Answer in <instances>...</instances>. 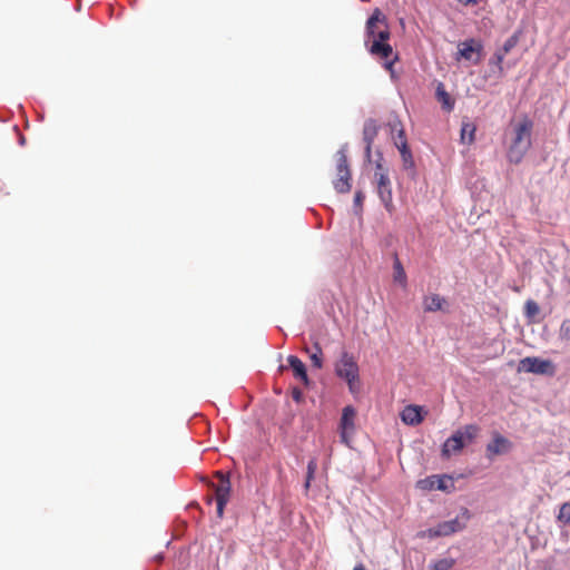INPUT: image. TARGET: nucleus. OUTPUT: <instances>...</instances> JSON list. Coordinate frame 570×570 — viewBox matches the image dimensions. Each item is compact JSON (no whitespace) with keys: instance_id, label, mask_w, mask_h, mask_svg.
Instances as JSON below:
<instances>
[{"instance_id":"22","label":"nucleus","mask_w":570,"mask_h":570,"mask_svg":"<svg viewBox=\"0 0 570 570\" xmlns=\"http://www.w3.org/2000/svg\"><path fill=\"white\" fill-rule=\"evenodd\" d=\"M475 126L473 124H463L461 128V140L466 144L474 141Z\"/></svg>"},{"instance_id":"32","label":"nucleus","mask_w":570,"mask_h":570,"mask_svg":"<svg viewBox=\"0 0 570 570\" xmlns=\"http://www.w3.org/2000/svg\"><path fill=\"white\" fill-rule=\"evenodd\" d=\"M505 55L501 51H497L493 56V63H495L500 71H502V62L504 60Z\"/></svg>"},{"instance_id":"10","label":"nucleus","mask_w":570,"mask_h":570,"mask_svg":"<svg viewBox=\"0 0 570 570\" xmlns=\"http://www.w3.org/2000/svg\"><path fill=\"white\" fill-rule=\"evenodd\" d=\"M458 49L459 58L472 61L474 65H478L480 62V55L483 50L481 41L471 38L460 42Z\"/></svg>"},{"instance_id":"36","label":"nucleus","mask_w":570,"mask_h":570,"mask_svg":"<svg viewBox=\"0 0 570 570\" xmlns=\"http://www.w3.org/2000/svg\"><path fill=\"white\" fill-rule=\"evenodd\" d=\"M363 199H364V195H363V193H362V191H356V193H355V196H354V203H355V205L361 206V205H362V203H363Z\"/></svg>"},{"instance_id":"2","label":"nucleus","mask_w":570,"mask_h":570,"mask_svg":"<svg viewBox=\"0 0 570 570\" xmlns=\"http://www.w3.org/2000/svg\"><path fill=\"white\" fill-rule=\"evenodd\" d=\"M533 126V120L527 115L510 121L507 131L509 136L507 158L511 164H520L531 148Z\"/></svg>"},{"instance_id":"31","label":"nucleus","mask_w":570,"mask_h":570,"mask_svg":"<svg viewBox=\"0 0 570 570\" xmlns=\"http://www.w3.org/2000/svg\"><path fill=\"white\" fill-rule=\"evenodd\" d=\"M379 174L389 175V169L382 163L381 154L379 155V159L376 160V164H375L374 178H379Z\"/></svg>"},{"instance_id":"26","label":"nucleus","mask_w":570,"mask_h":570,"mask_svg":"<svg viewBox=\"0 0 570 570\" xmlns=\"http://www.w3.org/2000/svg\"><path fill=\"white\" fill-rule=\"evenodd\" d=\"M454 566V560L451 558H444L435 561L430 570H450Z\"/></svg>"},{"instance_id":"38","label":"nucleus","mask_w":570,"mask_h":570,"mask_svg":"<svg viewBox=\"0 0 570 570\" xmlns=\"http://www.w3.org/2000/svg\"><path fill=\"white\" fill-rule=\"evenodd\" d=\"M460 3H463V4H476L478 3V0H458Z\"/></svg>"},{"instance_id":"13","label":"nucleus","mask_w":570,"mask_h":570,"mask_svg":"<svg viewBox=\"0 0 570 570\" xmlns=\"http://www.w3.org/2000/svg\"><path fill=\"white\" fill-rule=\"evenodd\" d=\"M288 366L293 371V375L296 380H299L304 385L309 384V379L307 375L305 364L295 355H289L287 357Z\"/></svg>"},{"instance_id":"8","label":"nucleus","mask_w":570,"mask_h":570,"mask_svg":"<svg viewBox=\"0 0 570 570\" xmlns=\"http://www.w3.org/2000/svg\"><path fill=\"white\" fill-rule=\"evenodd\" d=\"M356 411L352 405H347L342 410L340 420V436L342 443L350 446L351 436L355 432Z\"/></svg>"},{"instance_id":"11","label":"nucleus","mask_w":570,"mask_h":570,"mask_svg":"<svg viewBox=\"0 0 570 570\" xmlns=\"http://www.w3.org/2000/svg\"><path fill=\"white\" fill-rule=\"evenodd\" d=\"M511 442L499 433L493 434V439L487 444L485 453L487 458L492 460L497 455L504 454L510 451Z\"/></svg>"},{"instance_id":"37","label":"nucleus","mask_w":570,"mask_h":570,"mask_svg":"<svg viewBox=\"0 0 570 570\" xmlns=\"http://www.w3.org/2000/svg\"><path fill=\"white\" fill-rule=\"evenodd\" d=\"M371 151H372V145H367V144H366V147H365V157H366V159H368V160H370V158H371Z\"/></svg>"},{"instance_id":"20","label":"nucleus","mask_w":570,"mask_h":570,"mask_svg":"<svg viewBox=\"0 0 570 570\" xmlns=\"http://www.w3.org/2000/svg\"><path fill=\"white\" fill-rule=\"evenodd\" d=\"M399 151L401 154L404 167L405 168L414 167L413 156L407 146V142L402 141L401 145H399Z\"/></svg>"},{"instance_id":"40","label":"nucleus","mask_w":570,"mask_h":570,"mask_svg":"<svg viewBox=\"0 0 570 570\" xmlns=\"http://www.w3.org/2000/svg\"><path fill=\"white\" fill-rule=\"evenodd\" d=\"M353 570H366L363 564H357Z\"/></svg>"},{"instance_id":"16","label":"nucleus","mask_w":570,"mask_h":570,"mask_svg":"<svg viewBox=\"0 0 570 570\" xmlns=\"http://www.w3.org/2000/svg\"><path fill=\"white\" fill-rule=\"evenodd\" d=\"M445 299L439 294H431L424 297L423 305L425 312H436L442 309Z\"/></svg>"},{"instance_id":"12","label":"nucleus","mask_w":570,"mask_h":570,"mask_svg":"<svg viewBox=\"0 0 570 570\" xmlns=\"http://www.w3.org/2000/svg\"><path fill=\"white\" fill-rule=\"evenodd\" d=\"M461 434V430H456L450 438L445 440L441 449V454L443 458L449 459L452 454H458L463 450L465 443L462 441Z\"/></svg>"},{"instance_id":"28","label":"nucleus","mask_w":570,"mask_h":570,"mask_svg":"<svg viewBox=\"0 0 570 570\" xmlns=\"http://www.w3.org/2000/svg\"><path fill=\"white\" fill-rule=\"evenodd\" d=\"M558 520L570 524V502H566L560 507Z\"/></svg>"},{"instance_id":"42","label":"nucleus","mask_w":570,"mask_h":570,"mask_svg":"<svg viewBox=\"0 0 570 570\" xmlns=\"http://www.w3.org/2000/svg\"><path fill=\"white\" fill-rule=\"evenodd\" d=\"M212 501H213V499H212V498H208V500H207L208 504H210V503H212Z\"/></svg>"},{"instance_id":"19","label":"nucleus","mask_w":570,"mask_h":570,"mask_svg":"<svg viewBox=\"0 0 570 570\" xmlns=\"http://www.w3.org/2000/svg\"><path fill=\"white\" fill-rule=\"evenodd\" d=\"M377 135V127L373 120L367 121L363 129V139L367 145H372Z\"/></svg>"},{"instance_id":"33","label":"nucleus","mask_w":570,"mask_h":570,"mask_svg":"<svg viewBox=\"0 0 570 570\" xmlns=\"http://www.w3.org/2000/svg\"><path fill=\"white\" fill-rule=\"evenodd\" d=\"M449 479L450 478H448V476H438L435 489L443 490V491L446 490L448 489L446 480H449Z\"/></svg>"},{"instance_id":"24","label":"nucleus","mask_w":570,"mask_h":570,"mask_svg":"<svg viewBox=\"0 0 570 570\" xmlns=\"http://www.w3.org/2000/svg\"><path fill=\"white\" fill-rule=\"evenodd\" d=\"M540 312L538 303L533 299H528L524 304V314L529 320H533Z\"/></svg>"},{"instance_id":"15","label":"nucleus","mask_w":570,"mask_h":570,"mask_svg":"<svg viewBox=\"0 0 570 570\" xmlns=\"http://www.w3.org/2000/svg\"><path fill=\"white\" fill-rule=\"evenodd\" d=\"M436 99L442 105V108L446 111H451L454 107V100L451 98L450 94L445 90L443 83H439L436 87Z\"/></svg>"},{"instance_id":"6","label":"nucleus","mask_w":570,"mask_h":570,"mask_svg":"<svg viewBox=\"0 0 570 570\" xmlns=\"http://www.w3.org/2000/svg\"><path fill=\"white\" fill-rule=\"evenodd\" d=\"M215 476L219 480L217 484L210 483V487L215 491V500L217 503V517L222 519L224 517V510L229 501L230 497V481L223 472L217 471Z\"/></svg>"},{"instance_id":"4","label":"nucleus","mask_w":570,"mask_h":570,"mask_svg":"<svg viewBox=\"0 0 570 570\" xmlns=\"http://www.w3.org/2000/svg\"><path fill=\"white\" fill-rule=\"evenodd\" d=\"M351 180L352 174L346 153L344 149H340L336 153V178L333 180L334 189L340 194L348 193L352 188Z\"/></svg>"},{"instance_id":"25","label":"nucleus","mask_w":570,"mask_h":570,"mask_svg":"<svg viewBox=\"0 0 570 570\" xmlns=\"http://www.w3.org/2000/svg\"><path fill=\"white\" fill-rule=\"evenodd\" d=\"M436 481L438 475L428 476L425 479L419 480L416 487L421 490L430 491L435 489Z\"/></svg>"},{"instance_id":"27","label":"nucleus","mask_w":570,"mask_h":570,"mask_svg":"<svg viewBox=\"0 0 570 570\" xmlns=\"http://www.w3.org/2000/svg\"><path fill=\"white\" fill-rule=\"evenodd\" d=\"M317 470V461L316 459H311L307 463V473H306V482L305 488L308 489L311 485V481L314 479V474Z\"/></svg>"},{"instance_id":"7","label":"nucleus","mask_w":570,"mask_h":570,"mask_svg":"<svg viewBox=\"0 0 570 570\" xmlns=\"http://www.w3.org/2000/svg\"><path fill=\"white\" fill-rule=\"evenodd\" d=\"M519 372L553 375L556 367L550 360H542L535 356H528L519 362Z\"/></svg>"},{"instance_id":"14","label":"nucleus","mask_w":570,"mask_h":570,"mask_svg":"<svg viewBox=\"0 0 570 570\" xmlns=\"http://www.w3.org/2000/svg\"><path fill=\"white\" fill-rule=\"evenodd\" d=\"M401 419L405 424L417 425L423 421L421 407L417 405H407L401 413Z\"/></svg>"},{"instance_id":"29","label":"nucleus","mask_w":570,"mask_h":570,"mask_svg":"<svg viewBox=\"0 0 570 570\" xmlns=\"http://www.w3.org/2000/svg\"><path fill=\"white\" fill-rule=\"evenodd\" d=\"M559 337L563 341L570 340V320H563L559 328Z\"/></svg>"},{"instance_id":"30","label":"nucleus","mask_w":570,"mask_h":570,"mask_svg":"<svg viewBox=\"0 0 570 570\" xmlns=\"http://www.w3.org/2000/svg\"><path fill=\"white\" fill-rule=\"evenodd\" d=\"M312 365L316 368H322L323 366V351L322 347H317V353H311L309 355Z\"/></svg>"},{"instance_id":"23","label":"nucleus","mask_w":570,"mask_h":570,"mask_svg":"<svg viewBox=\"0 0 570 570\" xmlns=\"http://www.w3.org/2000/svg\"><path fill=\"white\" fill-rule=\"evenodd\" d=\"M521 31H515L510 38H508L500 50L502 53L508 55L519 42Z\"/></svg>"},{"instance_id":"1","label":"nucleus","mask_w":570,"mask_h":570,"mask_svg":"<svg viewBox=\"0 0 570 570\" xmlns=\"http://www.w3.org/2000/svg\"><path fill=\"white\" fill-rule=\"evenodd\" d=\"M391 32L385 16L376 8L366 21L365 45L368 52L377 59H383L384 67L393 76V65L397 60L392 46L389 43Z\"/></svg>"},{"instance_id":"21","label":"nucleus","mask_w":570,"mask_h":570,"mask_svg":"<svg viewBox=\"0 0 570 570\" xmlns=\"http://www.w3.org/2000/svg\"><path fill=\"white\" fill-rule=\"evenodd\" d=\"M393 269H394V275H393L394 281L400 283L401 285L405 286L406 285V274H405V271H404L402 263L399 259L397 255H395V258H394Z\"/></svg>"},{"instance_id":"41","label":"nucleus","mask_w":570,"mask_h":570,"mask_svg":"<svg viewBox=\"0 0 570 570\" xmlns=\"http://www.w3.org/2000/svg\"><path fill=\"white\" fill-rule=\"evenodd\" d=\"M24 142H26L24 137H23V136H20V144H21V145H24Z\"/></svg>"},{"instance_id":"9","label":"nucleus","mask_w":570,"mask_h":570,"mask_svg":"<svg viewBox=\"0 0 570 570\" xmlns=\"http://www.w3.org/2000/svg\"><path fill=\"white\" fill-rule=\"evenodd\" d=\"M376 185L377 195L383 203L385 209L389 213L394 210L393 205V193H392V184L389 175L379 174V178H374Z\"/></svg>"},{"instance_id":"34","label":"nucleus","mask_w":570,"mask_h":570,"mask_svg":"<svg viewBox=\"0 0 570 570\" xmlns=\"http://www.w3.org/2000/svg\"><path fill=\"white\" fill-rule=\"evenodd\" d=\"M402 141L406 142V137H405L404 130L403 129H399L397 130V135L394 138V144H395L397 149H399V145H401Z\"/></svg>"},{"instance_id":"5","label":"nucleus","mask_w":570,"mask_h":570,"mask_svg":"<svg viewBox=\"0 0 570 570\" xmlns=\"http://www.w3.org/2000/svg\"><path fill=\"white\" fill-rule=\"evenodd\" d=\"M468 509H463L462 517H456L449 521L440 522L436 527L426 531L429 538L448 537L463 530L469 520Z\"/></svg>"},{"instance_id":"35","label":"nucleus","mask_w":570,"mask_h":570,"mask_svg":"<svg viewBox=\"0 0 570 570\" xmlns=\"http://www.w3.org/2000/svg\"><path fill=\"white\" fill-rule=\"evenodd\" d=\"M292 396L296 402H299L303 397V393L299 389L294 387L292 391Z\"/></svg>"},{"instance_id":"17","label":"nucleus","mask_w":570,"mask_h":570,"mask_svg":"<svg viewBox=\"0 0 570 570\" xmlns=\"http://www.w3.org/2000/svg\"><path fill=\"white\" fill-rule=\"evenodd\" d=\"M460 430L462 433V441H464L465 445L473 443L481 432L480 426L476 424H468Z\"/></svg>"},{"instance_id":"39","label":"nucleus","mask_w":570,"mask_h":570,"mask_svg":"<svg viewBox=\"0 0 570 570\" xmlns=\"http://www.w3.org/2000/svg\"><path fill=\"white\" fill-rule=\"evenodd\" d=\"M317 347H321V345H320L318 342H315L314 345H313V348H314L313 353H317Z\"/></svg>"},{"instance_id":"3","label":"nucleus","mask_w":570,"mask_h":570,"mask_svg":"<svg viewBox=\"0 0 570 570\" xmlns=\"http://www.w3.org/2000/svg\"><path fill=\"white\" fill-rule=\"evenodd\" d=\"M335 374L347 383L351 393L360 391V368L353 354L343 351L335 362Z\"/></svg>"},{"instance_id":"18","label":"nucleus","mask_w":570,"mask_h":570,"mask_svg":"<svg viewBox=\"0 0 570 570\" xmlns=\"http://www.w3.org/2000/svg\"><path fill=\"white\" fill-rule=\"evenodd\" d=\"M460 430L462 433V441H464L465 445L473 443L481 432L480 426L476 424H468Z\"/></svg>"}]
</instances>
